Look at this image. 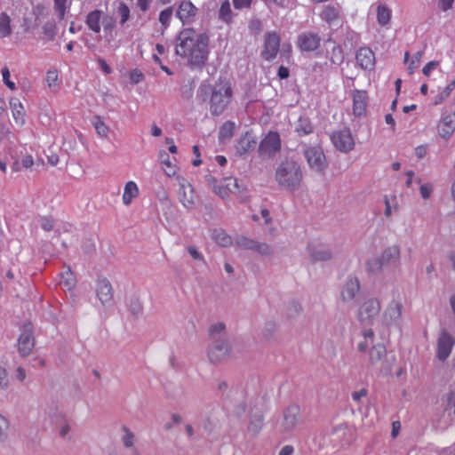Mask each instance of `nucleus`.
I'll use <instances>...</instances> for the list:
<instances>
[{
	"mask_svg": "<svg viewBox=\"0 0 455 455\" xmlns=\"http://www.w3.org/2000/svg\"><path fill=\"white\" fill-rule=\"evenodd\" d=\"M209 36L196 34L192 28L180 31L177 36L175 53L187 58L190 67L202 68L208 59Z\"/></svg>",
	"mask_w": 455,
	"mask_h": 455,
	"instance_id": "nucleus-1",
	"label": "nucleus"
},
{
	"mask_svg": "<svg viewBox=\"0 0 455 455\" xmlns=\"http://www.w3.org/2000/svg\"><path fill=\"white\" fill-rule=\"evenodd\" d=\"M233 95L228 82L220 81L213 85L202 84L197 90V98L203 102L209 100L210 112L212 116H220L227 108Z\"/></svg>",
	"mask_w": 455,
	"mask_h": 455,
	"instance_id": "nucleus-2",
	"label": "nucleus"
},
{
	"mask_svg": "<svg viewBox=\"0 0 455 455\" xmlns=\"http://www.w3.org/2000/svg\"><path fill=\"white\" fill-rule=\"evenodd\" d=\"M279 187L288 191L298 190L303 181V172L299 163L292 159L282 161L275 172Z\"/></svg>",
	"mask_w": 455,
	"mask_h": 455,
	"instance_id": "nucleus-3",
	"label": "nucleus"
},
{
	"mask_svg": "<svg viewBox=\"0 0 455 455\" xmlns=\"http://www.w3.org/2000/svg\"><path fill=\"white\" fill-rule=\"evenodd\" d=\"M369 360L372 366H375L384 374L391 373L392 368L395 363V357L393 355H387L384 345L377 344L371 347L369 351Z\"/></svg>",
	"mask_w": 455,
	"mask_h": 455,
	"instance_id": "nucleus-4",
	"label": "nucleus"
},
{
	"mask_svg": "<svg viewBox=\"0 0 455 455\" xmlns=\"http://www.w3.org/2000/svg\"><path fill=\"white\" fill-rule=\"evenodd\" d=\"M304 156L310 169L317 173H323L328 167L326 157L320 147H308L304 149Z\"/></svg>",
	"mask_w": 455,
	"mask_h": 455,
	"instance_id": "nucleus-5",
	"label": "nucleus"
},
{
	"mask_svg": "<svg viewBox=\"0 0 455 455\" xmlns=\"http://www.w3.org/2000/svg\"><path fill=\"white\" fill-rule=\"evenodd\" d=\"M18 352L21 357L28 356L35 347V337L33 333V325L30 322L23 324L21 333L17 342Z\"/></svg>",
	"mask_w": 455,
	"mask_h": 455,
	"instance_id": "nucleus-6",
	"label": "nucleus"
},
{
	"mask_svg": "<svg viewBox=\"0 0 455 455\" xmlns=\"http://www.w3.org/2000/svg\"><path fill=\"white\" fill-rule=\"evenodd\" d=\"M231 347L225 336L214 339L208 349V357L212 363L220 362L229 356Z\"/></svg>",
	"mask_w": 455,
	"mask_h": 455,
	"instance_id": "nucleus-7",
	"label": "nucleus"
},
{
	"mask_svg": "<svg viewBox=\"0 0 455 455\" xmlns=\"http://www.w3.org/2000/svg\"><path fill=\"white\" fill-rule=\"evenodd\" d=\"M331 140L335 148L342 153L354 149L355 141L348 128L333 132Z\"/></svg>",
	"mask_w": 455,
	"mask_h": 455,
	"instance_id": "nucleus-8",
	"label": "nucleus"
},
{
	"mask_svg": "<svg viewBox=\"0 0 455 455\" xmlns=\"http://www.w3.org/2000/svg\"><path fill=\"white\" fill-rule=\"evenodd\" d=\"M281 148L280 136L275 132H269L261 140L259 147V154L261 156L270 157Z\"/></svg>",
	"mask_w": 455,
	"mask_h": 455,
	"instance_id": "nucleus-9",
	"label": "nucleus"
},
{
	"mask_svg": "<svg viewBox=\"0 0 455 455\" xmlns=\"http://www.w3.org/2000/svg\"><path fill=\"white\" fill-rule=\"evenodd\" d=\"M178 196L182 205L188 209H194L196 205L197 196L194 191L192 185L185 179L180 180V188L178 191Z\"/></svg>",
	"mask_w": 455,
	"mask_h": 455,
	"instance_id": "nucleus-10",
	"label": "nucleus"
},
{
	"mask_svg": "<svg viewBox=\"0 0 455 455\" xmlns=\"http://www.w3.org/2000/svg\"><path fill=\"white\" fill-rule=\"evenodd\" d=\"M360 291V281L356 276H348L340 291V299L345 304H353Z\"/></svg>",
	"mask_w": 455,
	"mask_h": 455,
	"instance_id": "nucleus-11",
	"label": "nucleus"
},
{
	"mask_svg": "<svg viewBox=\"0 0 455 455\" xmlns=\"http://www.w3.org/2000/svg\"><path fill=\"white\" fill-rule=\"evenodd\" d=\"M454 345L455 339L446 330H442L437 339L436 357L438 360L445 361L450 356Z\"/></svg>",
	"mask_w": 455,
	"mask_h": 455,
	"instance_id": "nucleus-12",
	"label": "nucleus"
},
{
	"mask_svg": "<svg viewBox=\"0 0 455 455\" xmlns=\"http://www.w3.org/2000/svg\"><path fill=\"white\" fill-rule=\"evenodd\" d=\"M380 303L376 299L366 300L358 310V318L362 323L371 322L380 311Z\"/></svg>",
	"mask_w": 455,
	"mask_h": 455,
	"instance_id": "nucleus-13",
	"label": "nucleus"
},
{
	"mask_svg": "<svg viewBox=\"0 0 455 455\" xmlns=\"http://www.w3.org/2000/svg\"><path fill=\"white\" fill-rule=\"evenodd\" d=\"M300 420V409L296 404L289 405L283 414L282 427L283 431L289 432L295 428Z\"/></svg>",
	"mask_w": 455,
	"mask_h": 455,
	"instance_id": "nucleus-14",
	"label": "nucleus"
},
{
	"mask_svg": "<svg viewBox=\"0 0 455 455\" xmlns=\"http://www.w3.org/2000/svg\"><path fill=\"white\" fill-rule=\"evenodd\" d=\"M280 37L275 33H267L265 38L264 50L262 52V57L270 60L276 57L279 51Z\"/></svg>",
	"mask_w": 455,
	"mask_h": 455,
	"instance_id": "nucleus-15",
	"label": "nucleus"
},
{
	"mask_svg": "<svg viewBox=\"0 0 455 455\" xmlns=\"http://www.w3.org/2000/svg\"><path fill=\"white\" fill-rule=\"evenodd\" d=\"M321 43V37L313 32H305L298 36V45L303 52L316 50Z\"/></svg>",
	"mask_w": 455,
	"mask_h": 455,
	"instance_id": "nucleus-16",
	"label": "nucleus"
},
{
	"mask_svg": "<svg viewBox=\"0 0 455 455\" xmlns=\"http://www.w3.org/2000/svg\"><path fill=\"white\" fill-rule=\"evenodd\" d=\"M96 294L103 306L109 305L113 300V288L110 282L106 278L97 281Z\"/></svg>",
	"mask_w": 455,
	"mask_h": 455,
	"instance_id": "nucleus-17",
	"label": "nucleus"
},
{
	"mask_svg": "<svg viewBox=\"0 0 455 455\" xmlns=\"http://www.w3.org/2000/svg\"><path fill=\"white\" fill-rule=\"evenodd\" d=\"M455 131V113L443 114L438 124V134L448 140Z\"/></svg>",
	"mask_w": 455,
	"mask_h": 455,
	"instance_id": "nucleus-18",
	"label": "nucleus"
},
{
	"mask_svg": "<svg viewBox=\"0 0 455 455\" xmlns=\"http://www.w3.org/2000/svg\"><path fill=\"white\" fill-rule=\"evenodd\" d=\"M355 60L363 69H372L375 64V55L368 47L360 48L356 52Z\"/></svg>",
	"mask_w": 455,
	"mask_h": 455,
	"instance_id": "nucleus-19",
	"label": "nucleus"
},
{
	"mask_svg": "<svg viewBox=\"0 0 455 455\" xmlns=\"http://www.w3.org/2000/svg\"><path fill=\"white\" fill-rule=\"evenodd\" d=\"M379 257L385 267L397 266L400 263V248L397 245L389 246L382 251Z\"/></svg>",
	"mask_w": 455,
	"mask_h": 455,
	"instance_id": "nucleus-20",
	"label": "nucleus"
},
{
	"mask_svg": "<svg viewBox=\"0 0 455 455\" xmlns=\"http://www.w3.org/2000/svg\"><path fill=\"white\" fill-rule=\"evenodd\" d=\"M197 8L188 0H184L180 4L177 11V17L183 24L189 23L196 14Z\"/></svg>",
	"mask_w": 455,
	"mask_h": 455,
	"instance_id": "nucleus-21",
	"label": "nucleus"
},
{
	"mask_svg": "<svg viewBox=\"0 0 455 455\" xmlns=\"http://www.w3.org/2000/svg\"><path fill=\"white\" fill-rule=\"evenodd\" d=\"M402 307L401 302L396 300L391 301L383 314L385 323L390 324L399 320L402 315Z\"/></svg>",
	"mask_w": 455,
	"mask_h": 455,
	"instance_id": "nucleus-22",
	"label": "nucleus"
},
{
	"mask_svg": "<svg viewBox=\"0 0 455 455\" xmlns=\"http://www.w3.org/2000/svg\"><path fill=\"white\" fill-rule=\"evenodd\" d=\"M10 108L12 113V117L14 122L19 126H23L25 124V109L22 103L20 101L18 98H12L10 100Z\"/></svg>",
	"mask_w": 455,
	"mask_h": 455,
	"instance_id": "nucleus-23",
	"label": "nucleus"
},
{
	"mask_svg": "<svg viewBox=\"0 0 455 455\" xmlns=\"http://www.w3.org/2000/svg\"><path fill=\"white\" fill-rule=\"evenodd\" d=\"M366 92L355 91L353 94V111L355 116H362L366 109Z\"/></svg>",
	"mask_w": 455,
	"mask_h": 455,
	"instance_id": "nucleus-24",
	"label": "nucleus"
},
{
	"mask_svg": "<svg viewBox=\"0 0 455 455\" xmlns=\"http://www.w3.org/2000/svg\"><path fill=\"white\" fill-rule=\"evenodd\" d=\"M309 257L313 262L328 261L332 258V251L327 248H308Z\"/></svg>",
	"mask_w": 455,
	"mask_h": 455,
	"instance_id": "nucleus-25",
	"label": "nucleus"
},
{
	"mask_svg": "<svg viewBox=\"0 0 455 455\" xmlns=\"http://www.w3.org/2000/svg\"><path fill=\"white\" fill-rule=\"evenodd\" d=\"M102 16V11L94 10L90 12L85 20L87 27L94 33L100 32V20Z\"/></svg>",
	"mask_w": 455,
	"mask_h": 455,
	"instance_id": "nucleus-26",
	"label": "nucleus"
},
{
	"mask_svg": "<svg viewBox=\"0 0 455 455\" xmlns=\"http://www.w3.org/2000/svg\"><path fill=\"white\" fill-rule=\"evenodd\" d=\"M264 425V415L261 411H256L251 415L248 424V431L252 435H257Z\"/></svg>",
	"mask_w": 455,
	"mask_h": 455,
	"instance_id": "nucleus-27",
	"label": "nucleus"
},
{
	"mask_svg": "<svg viewBox=\"0 0 455 455\" xmlns=\"http://www.w3.org/2000/svg\"><path fill=\"white\" fill-rule=\"evenodd\" d=\"M256 141L253 140V138L248 134L245 133L238 141V144L236 146V152L242 156L245 155L249 151L252 150L255 148Z\"/></svg>",
	"mask_w": 455,
	"mask_h": 455,
	"instance_id": "nucleus-28",
	"label": "nucleus"
},
{
	"mask_svg": "<svg viewBox=\"0 0 455 455\" xmlns=\"http://www.w3.org/2000/svg\"><path fill=\"white\" fill-rule=\"evenodd\" d=\"M139 194V189L135 182L129 181L125 184L123 195V202L125 205H129L133 198Z\"/></svg>",
	"mask_w": 455,
	"mask_h": 455,
	"instance_id": "nucleus-29",
	"label": "nucleus"
},
{
	"mask_svg": "<svg viewBox=\"0 0 455 455\" xmlns=\"http://www.w3.org/2000/svg\"><path fill=\"white\" fill-rule=\"evenodd\" d=\"M12 33L11 27V18L6 12L0 13V36L4 38L10 36Z\"/></svg>",
	"mask_w": 455,
	"mask_h": 455,
	"instance_id": "nucleus-30",
	"label": "nucleus"
},
{
	"mask_svg": "<svg viewBox=\"0 0 455 455\" xmlns=\"http://www.w3.org/2000/svg\"><path fill=\"white\" fill-rule=\"evenodd\" d=\"M365 266L367 272L372 275H376L385 268L379 256L369 259Z\"/></svg>",
	"mask_w": 455,
	"mask_h": 455,
	"instance_id": "nucleus-31",
	"label": "nucleus"
},
{
	"mask_svg": "<svg viewBox=\"0 0 455 455\" xmlns=\"http://www.w3.org/2000/svg\"><path fill=\"white\" fill-rule=\"evenodd\" d=\"M212 237L217 243L223 247L229 246L232 243L231 237L222 229H214Z\"/></svg>",
	"mask_w": 455,
	"mask_h": 455,
	"instance_id": "nucleus-32",
	"label": "nucleus"
},
{
	"mask_svg": "<svg viewBox=\"0 0 455 455\" xmlns=\"http://www.w3.org/2000/svg\"><path fill=\"white\" fill-rule=\"evenodd\" d=\"M377 18L379 25H387L391 18V10L385 4H379L377 8Z\"/></svg>",
	"mask_w": 455,
	"mask_h": 455,
	"instance_id": "nucleus-33",
	"label": "nucleus"
},
{
	"mask_svg": "<svg viewBox=\"0 0 455 455\" xmlns=\"http://www.w3.org/2000/svg\"><path fill=\"white\" fill-rule=\"evenodd\" d=\"M257 241L243 235H238L235 239V245L243 250L254 251Z\"/></svg>",
	"mask_w": 455,
	"mask_h": 455,
	"instance_id": "nucleus-34",
	"label": "nucleus"
},
{
	"mask_svg": "<svg viewBox=\"0 0 455 455\" xmlns=\"http://www.w3.org/2000/svg\"><path fill=\"white\" fill-rule=\"evenodd\" d=\"M219 19L225 23H230L232 20V10L228 0L222 2L219 10Z\"/></svg>",
	"mask_w": 455,
	"mask_h": 455,
	"instance_id": "nucleus-35",
	"label": "nucleus"
},
{
	"mask_svg": "<svg viewBox=\"0 0 455 455\" xmlns=\"http://www.w3.org/2000/svg\"><path fill=\"white\" fill-rule=\"evenodd\" d=\"M295 130L299 135H307L313 132V125L307 118L300 117Z\"/></svg>",
	"mask_w": 455,
	"mask_h": 455,
	"instance_id": "nucleus-36",
	"label": "nucleus"
},
{
	"mask_svg": "<svg viewBox=\"0 0 455 455\" xmlns=\"http://www.w3.org/2000/svg\"><path fill=\"white\" fill-rule=\"evenodd\" d=\"M254 251L261 256L269 257L274 255L275 248L269 243L257 241Z\"/></svg>",
	"mask_w": 455,
	"mask_h": 455,
	"instance_id": "nucleus-37",
	"label": "nucleus"
},
{
	"mask_svg": "<svg viewBox=\"0 0 455 455\" xmlns=\"http://www.w3.org/2000/svg\"><path fill=\"white\" fill-rule=\"evenodd\" d=\"M159 159L162 164H164L167 169L164 170L165 173L169 177H172L176 174L175 166H173L170 161V156L165 151L159 152Z\"/></svg>",
	"mask_w": 455,
	"mask_h": 455,
	"instance_id": "nucleus-38",
	"label": "nucleus"
},
{
	"mask_svg": "<svg viewBox=\"0 0 455 455\" xmlns=\"http://www.w3.org/2000/svg\"><path fill=\"white\" fill-rule=\"evenodd\" d=\"M235 124L231 121L225 122L219 132L220 140L230 139L234 134Z\"/></svg>",
	"mask_w": 455,
	"mask_h": 455,
	"instance_id": "nucleus-39",
	"label": "nucleus"
},
{
	"mask_svg": "<svg viewBox=\"0 0 455 455\" xmlns=\"http://www.w3.org/2000/svg\"><path fill=\"white\" fill-rule=\"evenodd\" d=\"M364 341L360 342L357 346V348L360 352H365L370 345L372 344L374 339V332L371 329H367L363 331Z\"/></svg>",
	"mask_w": 455,
	"mask_h": 455,
	"instance_id": "nucleus-40",
	"label": "nucleus"
},
{
	"mask_svg": "<svg viewBox=\"0 0 455 455\" xmlns=\"http://www.w3.org/2000/svg\"><path fill=\"white\" fill-rule=\"evenodd\" d=\"M301 311V305L298 301L292 300L286 307V316L289 319L296 318Z\"/></svg>",
	"mask_w": 455,
	"mask_h": 455,
	"instance_id": "nucleus-41",
	"label": "nucleus"
},
{
	"mask_svg": "<svg viewBox=\"0 0 455 455\" xmlns=\"http://www.w3.org/2000/svg\"><path fill=\"white\" fill-rule=\"evenodd\" d=\"M10 423L6 417L0 414V443L6 442L9 437Z\"/></svg>",
	"mask_w": 455,
	"mask_h": 455,
	"instance_id": "nucleus-42",
	"label": "nucleus"
},
{
	"mask_svg": "<svg viewBox=\"0 0 455 455\" xmlns=\"http://www.w3.org/2000/svg\"><path fill=\"white\" fill-rule=\"evenodd\" d=\"M339 11L333 6H326L323 11L322 17L324 20L331 23L339 18Z\"/></svg>",
	"mask_w": 455,
	"mask_h": 455,
	"instance_id": "nucleus-43",
	"label": "nucleus"
},
{
	"mask_svg": "<svg viewBox=\"0 0 455 455\" xmlns=\"http://www.w3.org/2000/svg\"><path fill=\"white\" fill-rule=\"evenodd\" d=\"M330 60L335 65H340L344 61V53L340 45H334L331 56Z\"/></svg>",
	"mask_w": 455,
	"mask_h": 455,
	"instance_id": "nucleus-44",
	"label": "nucleus"
},
{
	"mask_svg": "<svg viewBox=\"0 0 455 455\" xmlns=\"http://www.w3.org/2000/svg\"><path fill=\"white\" fill-rule=\"evenodd\" d=\"M128 307L131 313L135 316L139 315L142 312L143 308L141 302L140 301L139 298L135 295L130 297Z\"/></svg>",
	"mask_w": 455,
	"mask_h": 455,
	"instance_id": "nucleus-45",
	"label": "nucleus"
},
{
	"mask_svg": "<svg viewBox=\"0 0 455 455\" xmlns=\"http://www.w3.org/2000/svg\"><path fill=\"white\" fill-rule=\"evenodd\" d=\"M43 32L48 41H52L56 36V24L54 21H47L43 26Z\"/></svg>",
	"mask_w": 455,
	"mask_h": 455,
	"instance_id": "nucleus-46",
	"label": "nucleus"
},
{
	"mask_svg": "<svg viewBox=\"0 0 455 455\" xmlns=\"http://www.w3.org/2000/svg\"><path fill=\"white\" fill-rule=\"evenodd\" d=\"M93 125H94V128H95L97 133L100 136H101L103 138H106L108 136L109 129L99 116L95 117Z\"/></svg>",
	"mask_w": 455,
	"mask_h": 455,
	"instance_id": "nucleus-47",
	"label": "nucleus"
},
{
	"mask_svg": "<svg viewBox=\"0 0 455 455\" xmlns=\"http://www.w3.org/2000/svg\"><path fill=\"white\" fill-rule=\"evenodd\" d=\"M122 429L124 433V435L122 437L124 445L126 448H130V447L133 446L134 437H135L134 434L126 427H123Z\"/></svg>",
	"mask_w": 455,
	"mask_h": 455,
	"instance_id": "nucleus-48",
	"label": "nucleus"
},
{
	"mask_svg": "<svg viewBox=\"0 0 455 455\" xmlns=\"http://www.w3.org/2000/svg\"><path fill=\"white\" fill-rule=\"evenodd\" d=\"M60 284L68 290H70L75 285V278L70 270L61 275Z\"/></svg>",
	"mask_w": 455,
	"mask_h": 455,
	"instance_id": "nucleus-49",
	"label": "nucleus"
},
{
	"mask_svg": "<svg viewBox=\"0 0 455 455\" xmlns=\"http://www.w3.org/2000/svg\"><path fill=\"white\" fill-rule=\"evenodd\" d=\"M235 184L232 188L231 187L226 188L225 184L224 185L218 184L217 186L214 187V188H212V191L216 195H218L220 197L224 199L228 196L229 191L235 190Z\"/></svg>",
	"mask_w": 455,
	"mask_h": 455,
	"instance_id": "nucleus-50",
	"label": "nucleus"
},
{
	"mask_svg": "<svg viewBox=\"0 0 455 455\" xmlns=\"http://www.w3.org/2000/svg\"><path fill=\"white\" fill-rule=\"evenodd\" d=\"M172 16V7L163 10L159 15V21L166 28L169 26L170 20Z\"/></svg>",
	"mask_w": 455,
	"mask_h": 455,
	"instance_id": "nucleus-51",
	"label": "nucleus"
},
{
	"mask_svg": "<svg viewBox=\"0 0 455 455\" xmlns=\"http://www.w3.org/2000/svg\"><path fill=\"white\" fill-rule=\"evenodd\" d=\"M225 330V324L223 323H218L211 326L210 332L212 335V339H218L220 336H222V332Z\"/></svg>",
	"mask_w": 455,
	"mask_h": 455,
	"instance_id": "nucleus-52",
	"label": "nucleus"
},
{
	"mask_svg": "<svg viewBox=\"0 0 455 455\" xmlns=\"http://www.w3.org/2000/svg\"><path fill=\"white\" fill-rule=\"evenodd\" d=\"M2 76H3V82L4 84L12 91L16 90V85L13 82L10 80V71L7 67L3 68L2 69Z\"/></svg>",
	"mask_w": 455,
	"mask_h": 455,
	"instance_id": "nucleus-53",
	"label": "nucleus"
},
{
	"mask_svg": "<svg viewBox=\"0 0 455 455\" xmlns=\"http://www.w3.org/2000/svg\"><path fill=\"white\" fill-rule=\"evenodd\" d=\"M118 12L121 15V24H124L130 18V9L127 4L121 3L118 7Z\"/></svg>",
	"mask_w": 455,
	"mask_h": 455,
	"instance_id": "nucleus-54",
	"label": "nucleus"
},
{
	"mask_svg": "<svg viewBox=\"0 0 455 455\" xmlns=\"http://www.w3.org/2000/svg\"><path fill=\"white\" fill-rule=\"evenodd\" d=\"M66 3L67 0H54V8L60 20L64 19L66 13Z\"/></svg>",
	"mask_w": 455,
	"mask_h": 455,
	"instance_id": "nucleus-55",
	"label": "nucleus"
},
{
	"mask_svg": "<svg viewBox=\"0 0 455 455\" xmlns=\"http://www.w3.org/2000/svg\"><path fill=\"white\" fill-rule=\"evenodd\" d=\"M103 29L105 32H112L116 27V20L113 17H105L102 19Z\"/></svg>",
	"mask_w": 455,
	"mask_h": 455,
	"instance_id": "nucleus-56",
	"label": "nucleus"
},
{
	"mask_svg": "<svg viewBox=\"0 0 455 455\" xmlns=\"http://www.w3.org/2000/svg\"><path fill=\"white\" fill-rule=\"evenodd\" d=\"M187 251L195 260L204 262V257L194 245H188Z\"/></svg>",
	"mask_w": 455,
	"mask_h": 455,
	"instance_id": "nucleus-57",
	"label": "nucleus"
},
{
	"mask_svg": "<svg viewBox=\"0 0 455 455\" xmlns=\"http://www.w3.org/2000/svg\"><path fill=\"white\" fill-rule=\"evenodd\" d=\"M11 137L12 132L9 127L4 123H0V141L10 140Z\"/></svg>",
	"mask_w": 455,
	"mask_h": 455,
	"instance_id": "nucleus-58",
	"label": "nucleus"
},
{
	"mask_svg": "<svg viewBox=\"0 0 455 455\" xmlns=\"http://www.w3.org/2000/svg\"><path fill=\"white\" fill-rule=\"evenodd\" d=\"M9 386L8 373L5 368L0 366V388L4 390Z\"/></svg>",
	"mask_w": 455,
	"mask_h": 455,
	"instance_id": "nucleus-59",
	"label": "nucleus"
},
{
	"mask_svg": "<svg viewBox=\"0 0 455 455\" xmlns=\"http://www.w3.org/2000/svg\"><path fill=\"white\" fill-rule=\"evenodd\" d=\"M451 92V88H448L446 86L440 93H438L435 96L434 104L435 105L441 104L445 99H447L450 96Z\"/></svg>",
	"mask_w": 455,
	"mask_h": 455,
	"instance_id": "nucleus-60",
	"label": "nucleus"
},
{
	"mask_svg": "<svg viewBox=\"0 0 455 455\" xmlns=\"http://www.w3.org/2000/svg\"><path fill=\"white\" fill-rule=\"evenodd\" d=\"M223 181L225 182V187L226 188H228V187L232 188L235 185L234 183H235V190L234 191H229V193L236 194V193H240L241 192V188H240L238 180L236 179L225 178L223 180Z\"/></svg>",
	"mask_w": 455,
	"mask_h": 455,
	"instance_id": "nucleus-61",
	"label": "nucleus"
},
{
	"mask_svg": "<svg viewBox=\"0 0 455 455\" xmlns=\"http://www.w3.org/2000/svg\"><path fill=\"white\" fill-rule=\"evenodd\" d=\"M277 326L273 321L267 322L263 329V334L265 337H269L275 331Z\"/></svg>",
	"mask_w": 455,
	"mask_h": 455,
	"instance_id": "nucleus-62",
	"label": "nucleus"
},
{
	"mask_svg": "<svg viewBox=\"0 0 455 455\" xmlns=\"http://www.w3.org/2000/svg\"><path fill=\"white\" fill-rule=\"evenodd\" d=\"M58 80V74L56 70H49L46 76V82L49 87H52L56 84Z\"/></svg>",
	"mask_w": 455,
	"mask_h": 455,
	"instance_id": "nucleus-63",
	"label": "nucleus"
},
{
	"mask_svg": "<svg viewBox=\"0 0 455 455\" xmlns=\"http://www.w3.org/2000/svg\"><path fill=\"white\" fill-rule=\"evenodd\" d=\"M433 191V186L431 184H423L420 186L419 192L424 199L429 198Z\"/></svg>",
	"mask_w": 455,
	"mask_h": 455,
	"instance_id": "nucleus-64",
	"label": "nucleus"
}]
</instances>
